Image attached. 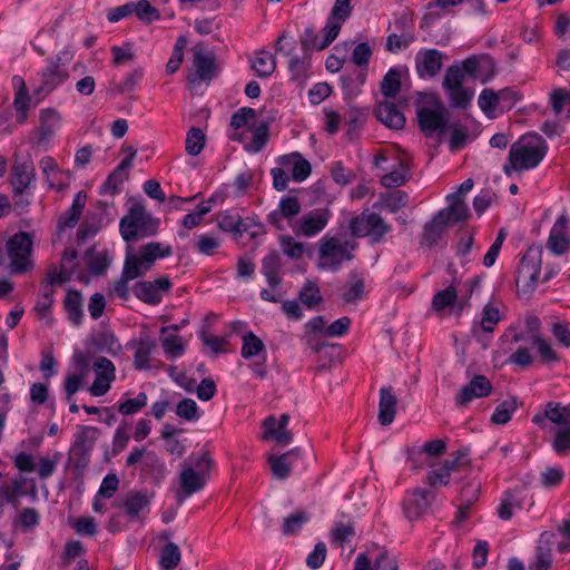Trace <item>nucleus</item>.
Wrapping results in <instances>:
<instances>
[{
  "label": "nucleus",
  "instance_id": "obj_1",
  "mask_svg": "<svg viewBox=\"0 0 570 570\" xmlns=\"http://www.w3.org/2000/svg\"><path fill=\"white\" fill-rule=\"evenodd\" d=\"M448 206L440 209L423 226L420 244L429 248L438 246L439 242L446 234L451 225L463 223L469 219L470 210H466L456 195L446 196Z\"/></svg>",
  "mask_w": 570,
  "mask_h": 570
},
{
  "label": "nucleus",
  "instance_id": "obj_2",
  "mask_svg": "<svg viewBox=\"0 0 570 570\" xmlns=\"http://www.w3.org/2000/svg\"><path fill=\"white\" fill-rule=\"evenodd\" d=\"M160 219L146 210L141 203H135L121 217L119 233L122 239L130 244L140 238L153 237L158 234Z\"/></svg>",
  "mask_w": 570,
  "mask_h": 570
},
{
  "label": "nucleus",
  "instance_id": "obj_3",
  "mask_svg": "<svg viewBox=\"0 0 570 570\" xmlns=\"http://www.w3.org/2000/svg\"><path fill=\"white\" fill-rule=\"evenodd\" d=\"M214 461L209 453L204 452L199 456H189L183 464L179 473L180 490L179 500L200 491L207 483Z\"/></svg>",
  "mask_w": 570,
  "mask_h": 570
},
{
  "label": "nucleus",
  "instance_id": "obj_4",
  "mask_svg": "<svg viewBox=\"0 0 570 570\" xmlns=\"http://www.w3.org/2000/svg\"><path fill=\"white\" fill-rule=\"evenodd\" d=\"M99 435L100 430L98 428L78 426L68 455V463L77 471V474H82L88 468L91 452Z\"/></svg>",
  "mask_w": 570,
  "mask_h": 570
},
{
  "label": "nucleus",
  "instance_id": "obj_5",
  "mask_svg": "<svg viewBox=\"0 0 570 570\" xmlns=\"http://www.w3.org/2000/svg\"><path fill=\"white\" fill-rule=\"evenodd\" d=\"M7 253L10 258V273L23 274L33 267L31 259L33 238L28 232H18L13 234L7 242Z\"/></svg>",
  "mask_w": 570,
  "mask_h": 570
},
{
  "label": "nucleus",
  "instance_id": "obj_6",
  "mask_svg": "<svg viewBox=\"0 0 570 570\" xmlns=\"http://www.w3.org/2000/svg\"><path fill=\"white\" fill-rule=\"evenodd\" d=\"M355 242H340L336 237L324 236L320 240V263L321 268H327L337 272L344 261L348 262L354 258L353 250L356 248Z\"/></svg>",
  "mask_w": 570,
  "mask_h": 570
},
{
  "label": "nucleus",
  "instance_id": "obj_7",
  "mask_svg": "<svg viewBox=\"0 0 570 570\" xmlns=\"http://www.w3.org/2000/svg\"><path fill=\"white\" fill-rule=\"evenodd\" d=\"M348 228L353 237H368L373 244L380 243L391 230V226L384 222L381 215L368 210L352 217Z\"/></svg>",
  "mask_w": 570,
  "mask_h": 570
},
{
  "label": "nucleus",
  "instance_id": "obj_8",
  "mask_svg": "<svg viewBox=\"0 0 570 570\" xmlns=\"http://www.w3.org/2000/svg\"><path fill=\"white\" fill-rule=\"evenodd\" d=\"M534 167V134L528 132L511 145L503 171L511 176L513 171H523Z\"/></svg>",
  "mask_w": 570,
  "mask_h": 570
},
{
  "label": "nucleus",
  "instance_id": "obj_9",
  "mask_svg": "<svg viewBox=\"0 0 570 570\" xmlns=\"http://www.w3.org/2000/svg\"><path fill=\"white\" fill-rule=\"evenodd\" d=\"M171 254L173 249L170 245L150 242L142 245L138 254H134L131 246H127L125 262L129 264L134 262L137 272H140V276H142L146 272L151 269L158 258L169 257Z\"/></svg>",
  "mask_w": 570,
  "mask_h": 570
},
{
  "label": "nucleus",
  "instance_id": "obj_10",
  "mask_svg": "<svg viewBox=\"0 0 570 570\" xmlns=\"http://www.w3.org/2000/svg\"><path fill=\"white\" fill-rule=\"evenodd\" d=\"M436 109L420 107L416 110L419 127L425 137H432L434 132L443 134L449 129L448 110L440 100L434 102Z\"/></svg>",
  "mask_w": 570,
  "mask_h": 570
},
{
  "label": "nucleus",
  "instance_id": "obj_11",
  "mask_svg": "<svg viewBox=\"0 0 570 570\" xmlns=\"http://www.w3.org/2000/svg\"><path fill=\"white\" fill-rule=\"evenodd\" d=\"M173 284L168 276H161L153 282L140 281L132 286L134 295L142 303L157 305L164 293H169Z\"/></svg>",
  "mask_w": 570,
  "mask_h": 570
},
{
  "label": "nucleus",
  "instance_id": "obj_12",
  "mask_svg": "<svg viewBox=\"0 0 570 570\" xmlns=\"http://www.w3.org/2000/svg\"><path fill=\"white\" fill-rule=\"evenodd\" d=\"M330 217L331 212L327 208L313 209L304 214L291 227L296 236L313 237L326 227Z\"/></svg>",
  "mask_w": 570,
  "mask_h": 570
},
{
  "label": "nucleus",
  "instance_id": "obj_13",
  "mask_svg": "<svg viewBox=\"0 0 570 570\" xmlns=\"http://www.w3.org/2000/svg\"><path fill=\"white\" fill-rule=\"evenodd\" d=\"M530 246L517 268L515 285L518 295L524 299H531L534 294V258Z\"/></svg>",
  "mask_w": 570,
  "mask_h": 570
},
{
  "label": "nucleus",
  "instance_id": "obj_14",
  "mask_svg": "<svg viewBox=\"0 0 570 570\" xmlns=\"http://www.w3.org/2000/svg\"><path fill=\"white\" fill-rule=\"evenodd\" d=\"M434 497L433 491L422 488H416L412 492L407 493L403 500V511L405 517L410 521L421 518L430 509Z\"/></svg>",
  "mask_w": 570,
  "mask_h": 570
},
{
  "label": "nucleus",
  "instance_id": "obj_15",
  "mask_svg": "<svg viewBox=\"0 0 570 570\" xmlns=\"http://www.w3.org/2000/svg\"><path fill=\"white\" fill-rule=\"evenodd\" d=\"M40 85L35 89L33 96L38 101L42 100L46 96L51 94L60 85L69 78V72L66 68H58L56 65H46L39 72Z\"/></svg>",
  "mask_w": 570,
  "mask_h": 570
},
{
  "label": "nucleus",
  "instance_id": "obj_16",
  "mask_svg": "<svg viewBox=\"0 0 570 570\" xmlns=\"http://www.w3.org/2000/svg\"><path fill=\"white\" fill-rule=\"evenodd\" d=\"M569 217L560 215L550 229L547 248L554 256H562L570 249V236L567 234Z\"/></svg>",
  "mask_w": 570,
  "mask_h": 570
},
{
  "label": "nucleus",
  "instance_id": "obj_17",
  "mask_svg": "<svg viewBox=\"0 0 570 570\" xmlns=\"http://www.w3.org/2000/svg\"><path fill=\"white\" fill-rule=\"evenodd\" d=\"M492 389V384L487 376L474 375L466 385L461 387L455 396V403L458 406L464 407L474 399L490 395Z\"/></svg>",
  "mask_w": 570,
  "mask_h": 570
},
{
  "label": "nucleus",
  "instance_id": "obj_18",
  "mask_svg": "<svg viewBox=\"0 0 570 570\" xmlns=\"http://www.w3.org/2000/svg\"><path fill=\"white\" fill-rule=\"evenodd\" d=\"M36 168L30 158L24 160H16L11 168V186L12 190L27 191L35 188Z\"/></svg>",
  "mask_w": 570,
  "mask_h": 570
},
{
  "label": "nucleus",
  "instance_id": "obj_19",
  "mask_svg": "<svg viewBox=\"0 0 570 570\" xmlns=\"http://www.w3.org/2000/svg\"><path fill=\"white\" fill-rule=\"evenodd\" d=\"M352 14L351 0H335V3L327 17L323 32H326V40L334 41L340 33L342 23Z\"/></svg>",
  "mask_w": 570,
  "mask_h": 570
},
{
  "label": "nucleus",
  "instance_id": "obj_20",
  "mask_svg": "<svg viewBox=\"0 0 570 570\" xmlns=\"http://www.w3.org/2000/svg\"><path fill=\"white\" fill-rule=\"evenodd\" d=\"M443 53L438 49H421L415 56V69L420 78H433L442 69Z\"/></svg>",
  "mask_w": 570,
  "mask_h": 570
},
{
  "label": "nucleus",
  "instance_id": "obj_21",
  "mask_svg": "<svg viewBox=\"0 0 570 570\" xmlns=\"http://www.w3.org/2000/svg\"><path fill=\"white\" fill-rule=\"evenodd\" d=\"M302 206L297 197L284 196L278 204V208L267 215V222L278 230H283L282 219L292 220L301 213Z\"/></svg>",
  "mask_w": 570,
  "mask_h": 570
},
{
  "label": "nucleus",
  "instance_id": "obj_22",
  "mask_svg": "<svg viewBox=\"0 0 570 570\" xmlns=\"http://www.w3.org/2000/svg\"><path fill=\"white\" fill-rule=\"evenodd\" d=\"M193 66L195 72L189 76L190 82L210 81L216 73V58L213 52L196 51Z\"/></svg>",
  "mask_w": 570,
  "mask_h": 570
},
{
  "label": "nucleus",
  "instance_id": "obj_23",
  "mask_svg": "<svg viewBox=\"0 0 570 570\" xmlns=\"http://www.w3.org/2000/svg\"><path fill=\"white\" fill-rule=\"evenodd\" d=\"M564 360L548 341L537 335V372L542 367L558 370L563 366Z\"/></svg>",
  "mask_w": 570,
  "mask_h": 570
},
{
  "label": "nucleus",
  "instance_id": "obj_24",
  "mask_svg": "<svg viewBox=\"0 0 570 570\" xmlns=\"http://www.w3.org/2000/svg\"><path fill=\"white\" fill-rule=\"evenodd\" d=\"M244 219L238 213L233 210H225L218 214L217 225L223 232L233 235L234 239H239L245 232H249V223H244Z\"/></svg>",
  "mask_w": 570,
  "mask_h": 570
},
{
  "label": "nucleus",
  "instance_id": "obj_25",
  "mask_svg": "<svg viewBox=\"0 0 570 570\" xmlns=\"http://www.w3.org/2000/svg\"><path fill=\"white\" fill-rule=\"evenodd\" d=\"M375 116L379 121L391 129L399 130L405 125V116L397 106L391 101L380 102L375 109Z\"/></svg>",
  "mask_w": 570,
  "mask_h": 570
},
{
  "label": "nucleus",
  "instance_id": "obj_26",
  "mask_svg": "<svg viewBox=\"0 0 570 570\" xmlns=\"http://www.w3.org/2000/svg\"><path fill=\"white\" fill-rule=\"evenodd\" d=\"M301 458V449L295 448L279 456H271V470L275 479L286 480L291 475L294 461Z\"/></svg>",
  "mask_w": 570,
  "mask_h": 570
},
{
  "label": "nucleus",
  "instance_id": "obj_27",
  "mask_svg": "<svg viewBox=\"0 0 570 570\" xmlns=\"http://www.w3.org/2000/svg\"><path fill=\"white\" fill-rule=\"evenodd\" d=\"M151 497L147 492L130 491L125 497L121 508L130 520H138L140 513L150 505Z\"/></svg>",
  "mask_w": 570,
  "mask_h": 570
},
{
  "label": "nucleus",
  "instance_id": "obj_28",
  "mask_svg": "<svg viewBox=\"0 0 570 570\" xmlns=\"http://www.w3.org/2000/svg\"><path fill=\"white\" fill-rule=\"evenodd\" d=\"M282 266H283V258H282V255L277 250H271L262 259L261 272L266 277V281L272 288L277 287L282 283V277L279 276Z\"/></svg>",
  "mask_w": 570,
  "mask_h": 570
},
{
  "label": "nucleus",
  "instance_id": "obj_29",
  "mask_svg": "<svg viewBox=\"0 0 570 570\" xmlns=\"http://www.w3.org/2000/svg\"><path fill=\"white\" fill-rule=\"evenodd\" d=\"M397 400L392 387H382L380 391L379 422L382 425H390L395 417Z\"/></svg>",
  "mask_w": 570,
  "mask_h": 570
},
{
  "label": "nucleus",
  "instance_id": "obj_30",
  "mask_svg": "<svg viewBox=\"0 0 570 570\" xmlns=\"http://www.w3.org/2000/svg\"><path fill=\"white\" fill-rule=\"evenodd\" d=\"M278 163L283 166L293 164L292 178L298 183L305 180L312 173L311 164L297 151L279 156Z\"/></svg>",
  "mask_w": 570,
  "mask_h": 570
},
{
  "label": "nucleus",
  "instance_id": "obj_31",
  "mask_svg": "<svg viewBox=\"0 0 570 570\" xmlns=\"http://www.w3.org/2000/svg\"><path fill=\"white\" fill-rule=\"evenodd\" d=\"M365 553H360L354 561V570H397L394 558L387 553H380L375 559L374 566Z\"/></svg>",
  "mask_w": 570,
  "mask_h": 570
},
{
  "label": "nucleus",
  "instance_id": "obj_32",
  "mask_svg": "<svg viewBox=\"0 0 570 570\" xmlns=\"http://www.w3.org/2000/svg\"><path fill=\"white\" fill-rule=\"evenodd\" d=\"M87 195L85 191L76 194L71 207L60 217L58 226L60 229L73 228L82 214L86 206Z\"/></svg>",
  "mask_w": 570,
  "mask_h": 570
},
{
  "label": "nucleus",
  "instance_id": "obj_33",
  "mask_svg": "<svg viewBox=\"0 0 570 570\" xmlns=\"http://www.w3.org/2000/svg\"><path fill=\"white\" fill-rule=\"evenodd\" d=\"M135 265L136 264L134 262L130 263V265L129 263L124 262L121 275L119 279L114 283L112 291L122 301H128L130 298L128 283L141 277L140 272H137Z\"/></svg>",
  "mask_w": 570,
  "mask_h": 570
},
{
  "label": "nucleus",
  "instance_id": "obj_34",
  "mask_svg": "<svg viewBox=\"0 0 570 570\" xmlns=\"http://www.w3.org/2000/svg\"><path fill=\"white\" fill-rule=\"evenodd\" d=\"M63 307L68 314L69 321L79 326L83 318L82 313V296L77 289L69 288L63 301Z\"/></svg>",
  "mask_w": 570,
  "mask_h": 570
},
{
  "label": "nucleus",
  "instance_id": "obj_35",
  "mask_svg": "<svg viewBox=\"0 0 570 570\" xmlns=\"http://www.w3.org/2000/svg\"><path fill=\"white\" fill-rule=\"evenodd\" d=\"M90 344L98 352L116 354L120 348L117 337L112 331H100L90 337Z\"/></svg>",
  "mask_w": 570,
  "mask_h": 570
},
{
  "label": "nucleus",
  "instance_id": "obj_36",
  "mask_svg": "<svg viewBox=\"0 0 570 570\" xmlns=\"http://www.w3.org/2000/svg\"><path fill=\"white\" fill-rule=\"evenodd\" d=\"M156 347L155 340L150 337L140 338L135 346L134 367L138 371L149 368L150 355Z\"/></svg>",
  "mask_w": 570,
  "mask_h": 570
},
{
  "label": "nucleus",
  "instance_id": "obj_37",
  "mask_svg": "<svg viewBox=\"0 0 570 570\" xmlns=\"http://www.w3.org/2000/svg\"><path fill=\"white\" fill-rule=\"evenodd\" d=\"M454 470H456V460H444L438 468L429 472L426 482L430 487L448 485L451 472Z\"/></svg>",
  "mask_w": 570,
  "mask_h": 570
},
{
  "label": "nucleus",
  "instance_id": "obj_38",
  "mask_svg": "<svg viewBox=\"0 0 570 570\" xmlns=\"http://www.w3.org/2000/svg\"><path fill=\"white\" fill-rule=\"evenodd\" d=\"M252 69L255 71L257 77H269L276 69L274 56L265 50L258 51L256 57L252 60Z\"/></svg>",
  "mask_w": 570,
  "mask_h": 570
},
{
  "label": "nucleus",
  "instance_id": "obj_39",
  "mask_svg": "<svg viewBox=\"0 0 570 570\" xmlns=\"http://www.w3.org/2000/svg\"><path fill=\"white\" fill-rule=\"evenodd\" d=\"M13 80L20 83V87L17 90L13 100V107L17 111L16 120L19 124H23L27 120V111L29 109L30 96L28 94L26 83L22 78L14 77Z\"/></svg>",
  "mask_w": 570,
  "mask_h": 570
},
{
  "label": "nucleus",
  "instance_id": "obj_40",
  "mask_svg": "<svg viewBox=\"0 0 570 570\" xmlns=\"http://www.w3.org/2000/svg\"><path fill=\"white\" fill-rule=\"evenodd\" d=\"M355 527L353 522H336L330 532L331 542L344 548L352 542L355 537Z\"/></svg>",
  "mask_w": 570,
  "mask_h": 570
},
{
  "label": "nucleus",
  "instance_id": "obj_41",
  "mask_svg": "<svg viewBox=\"0 0 570 570\" xmlns=\"http://www.w3.org/2000/svg\"><path fill=\"white\" fill-rule=\"evenodd\" d=\"M410 176L409 165L403 160H400L397 168L382 176L381 184L386 188H395L404 185L409 180Z\"/></svg>",
  "mask_w": 570,
  "mask_h": 570
},
{
  "label": "nucleus",
  "instance_id": "obj_42",
  "mask_svg": "<svg viewBox=\"0 0 570 570\" xmlns=\"http://www.w3.org/2000/svg\"><path fill=\"white\" fill-rule=\"evenodd\" d=\"M401 90V71L399 68H391L381 81V92L385 98L394 99Z\"/></svg>",
  "mask_w": 570,
  "mask_h": 570
},
{
  "label": "nucleus",
  "instance_id": "obj_43",
  "mask_svg": "<svg viewBox=\"0 0 570 570\" xmlns=\"http://www.w3.org/2000/svg\"><path fill=\"white\" fill-rule=\"evenodd\" d=\"M350 283L345 292L342 295V299L345 303H354L358 299H362L364 296L365 282L364 278L357 274L356 272H352L350 274Z\"/></svg>",
  "mask_w": 570,
  "mask_h": 570
},
{
  "label": "nucleus",
  "instance_id": "obj_44",
  "mask_svg": "<svg viewBox=\"0 0 570 570\" xmlns=\"http://www.w3.org/2000/svg\"><path fill=\"white\" fill-rule=\"evenodd\" d=\"M324 37L323 39H320L318 36L315 32V29L313 26H308L305 28L304 33L301 37V45L302 49L304 51L308 50H324L327 48L333 41L326 40V32H323Z\"/></svg>",
  "mask_w": 570,
  "mask_h": 570
},
{
  "label": "nucleus",
  "instance_id": "obj_45",
  "mask_svg": "<svg viewBox=\"0 0 570 570\" xmlns=\"http://www.w3.org/2000/svg\"><path fill=\"white\" fill-rule=\"evenodd\" d=\"M181 560L179 547L174 542H168L161 548L159 566L164 570H174Z\"/></svg>",
  "mask_w": 570,
  "mask_h": 570
},
{
  "label": "nucleus",
  "instance_id": "obj_46",
  "mask_svg": "<svg viewBox=\"0 0 570 570\" xmlns=\"http://www.w3.org/2000/svg\"><path fill=\"white\" fill-rule=\"evenodd\" d=\"M206 144V136L198 127H191L186 135L185 150L190 156H197L202 153Z\"/></svg>",
  "mask_w": 570,
  "mask_h": 570
},
{
  "label": "nucleus",
  "instance_id": "obj_47",
  "mask_svg": "<svg viewBox=\"0 0 570 570\" xmlns=\"http://www.w3.org/2000/svg\"><path fill=\"white\" fill-rule=\"evenodd\" d=\"M262 352H265L263 341L252 331L246 332L243 335V345L240 350L242 356L248 360L254 356H258Z\"/></svg>",
  "mask_w": 570,
  "mask_h": 570
},
{
  "label": "nucleus",
  "instance_id": "obj_48",
  "mask_svg": "<svg viewBox=\"0 0 570 570\" xmlns=\"http://www.w3.org/2000/svg\"><path fill=\"white\" fill-rule=\"evenodd\" d=\"M160 342L168 358H178L185 354V345L181 342V337L177 334H160Z\"/></svg>",
  "mask_w": 570,
  "mask_h": 570
},
{
  "label": "nucleus",
  "instance_id": "obj_49",
  "mask_svg": "<svg viewBox=\"0 0 570 570\" xmlns=\"http://www.w3.org/2000/svg\"><path fill=\"white\" fill-rule=\"evenodd\" d=\"M458 301V291L455 286L450 285L446 288L439 291L432 298V308L435 312H441L446 307H452Z\"/></svg>",
  "mask_w": 570,
  "mask_h": 570
},
{
  "label": "nucleus",
  "instance_id": "obj_50",
  "mask_svg": "<svg viewBox=\"0 0 570 570\" xmlns=\"http://www.w3.org/2000/svg\"><path fill=\"white\" fill-rule=\"evenodd\" d=\"M515 410L517 400L514 397L504 400L494 409L491 415V422L498 425L507 424L511 420L512 414Z\"/></svg>",
  "mask_w": 570,
  "mask_h": 570
},
{
  "label": "nucleus",
  "instance_id": "obj_51",
  "mask_svg": "<svg viewBox=\"0 0 570 570\" xmlns=\"http://www.w3.org/2000/svg\"><path fill=\"white\" fill-rule=\"evenodd\" d=\"M309 514L304 510H297L286 517L283 521L282 531L285 535H291L298 532L303 525L308 522Z\"/></svg>",
  "mask_w": 570,
  "mask_h": 570
},
{
  "label": "nucleus",
  "instance_id": "obj_52",
  "mask_svg": "<svg viewBox=\"0 0 570 570\" xmlns=\"http://www.w3.org/2000/svg\"><path fill=\"white\" fill-rule=\"evenodd\" d=\"M147 394L145 392H140L134 399H126L124 401H119L116 405L117 411L122 415H131L140 412L147 405Z\"/></svg>",
  "mask_w": 570,
  "mask_h": 570
},
{
  "label": "nucleus",
  "instance_id": "obj_53",
  "mask_svg": "<svg viewBox=\"0 0 570 570\" xmlns=\"http://www.w3.org/2000/svg\"><path fill=\"white\" fill-rule=\"evenodd\" d=\"M478 105L489 119H493L499 107L497 91L490 88L483 89L479 96Z\"/></svg>",
  "mask_w": 570,
  "mask_h": 570
},
{
  "label": "nucleus",
  "instance_id": "obj_54",
  "mask_svg": "<svg viewBox=\"0 0 570 570\" xmlns=\"http://www.w3.org/2000/svg\"><path fill=\"white\" fill-rule=\"evenodd\" d=\"M552 449L558 455L570 452V422H567L556 431Z\"/></svg>",
  "mask_w": 570,
  "mask_h": 570
},
{
  "label": "nucleus",
  "instance_id": "obj_55",
  "mask_svg": "<svg viewBox=\"0 0 570 570\" xmlns=\"http://www.w3.org/2000/svg\"><path fill=\"white\" fill-rule=\"evenodd\" d=\"M500 320L501 316L499 307L492 303H488L482 309L480 327L484 333H492L494 331V326L500 322Z\"/></svg>",
  "mask_w": 570,
  "mask_h": 570
},
{
  "label": "nucleus",
  "instance_id": "obj_56",
  "mask_svg": "<svg viewBox=\"0 0 570 570\" xmlns=\"http://www.w3.org/2000/svg\"><path fill=\"white\" fill-rule=\"evenodd\" d=\"M279 245L284 255L292 259H301L305 253L306 244L296 242L292 236L282 235Z\"/></svg>",
  "mask_w": 570,
  "mask_h": 570
},
{
  "label": "nucleus",
  "instance_id": "obj_57",
  "mask_svg": "<svg viewBox=\"0 0 570 570\" xmlns=\"http://www.w3.org/2000/svg\"><path fill=\"white\" fill-rule=\"evenodd\" d=\"M264 428L266 430V436L274 438L279 445H287L293 440V434L291 431L286 429H276V419L274 416H268L265 419Z\"/></svg>",
  "mask_w": 570,
  "mask_h": 570
},
{
  "label": "nucleus",
  "instance_id": "obj_58",
  "mask_svg": "<svg viewBox=\"0 0 570 570\" xmlns=\"http://www.w3.org/2000/svg\"><path fill=\"white\" fill-rule=\"evenodd\" d=\"M94 249H88L86 256L88 259V268L92 275L99 276L106 273L110 265V258L107 253H99L92 255Z\"/></svg>",
  "mask_w": 570,
  "mask_h": 570
},
{
  "label": "nucleus",
  "instance_id": "obj_59",
  "mask_svg": "<svg viewBox=\"0 0 570 570\" xmlns=\"http://www.w3.org/2000/svg\"><path fill=\"white\" fill-rule=\"evenodd\" d=\"M298 298L309 309L315 307L323 299L320 293V287L309 281L301 288Z\"/></svg>",
  "mask_w": 570,
  "mask_h": 570
},
{
  "label": "nucleus",
  "instance_id": "obj_60",
  "mask_svg": "<svg viewBox=\"0 0 570 570\" xmlns=\"http://www.w3.org/2000/svg\"><path fill=\"white\" fill-rule=\"evenodd\" d=\"M128 179V175H120L112 170L104 184L99 188L100 195L115 196L121 193V186L124 181Z\"/></svg>",
  "mask_w": 570,
  "mask_h": 570
},
{
  "label": "nucleus",
  "instance_id": "obj_61",
  "mask_svg": "<svg viewBox=\"0 0 570 570\" xmlns=\"http://www.w3.org/2000/svg\"><path fill=\"white\" fill-rule=\"evenodd\" d=\"M446 92L451 100L452 107L460 109H465L470 105L474 95L472 89L463 86L450 89Z\"/></svg>",
  "mask_w": 570,
  "mask_h": 570
},
{
  "label": "nucleus",
  "instance_id": "obj_62",
  "mask_svg": "<svg viewBox=\"0 0 570 570\" xmlns=\"http://www.w3.org/2000/svg\"><path fill=\"white\" fill-rule=\"evenodd\" d=\"M134 13L139 20L146 23H150L160 19L159 10L151 6L147 0H139L138 2H134Z\"/></svg>",
  "mask_w": 570,
  "mask_h": 570
},
{
  "label": "nucleus",
  "instance_id": "obj_63",
  "mask_svg": "<svg viewBox=\"0 0 570 570\" xmlns=\"http://www.w3.org/2000/svg\"><path fill=\"white\" fill-rule=\"evenodd\" d=\"M40 523V514L35 508H24L14 519L13 524L21 527L24 531L36 528Z\"/></svg>",
  "mask_w": 570,
  "mask_h": 570
},
{
  "label": "nucleus",
  "instance_id": "obj_64",
  "mask_svg": "<svg viewBox=\"0 0 570 570\" xmlns=\"http://www.w3.org/2000/svg\"><path fill=\"white\" fill-rule=\"evenodd\" d=\"M176 414L186 421H197L200 417L199 407L193 399H183L176 406Z\"/></svg>",
  "mask_w": 570,
  "mask_h": 570
}]
</instances>
